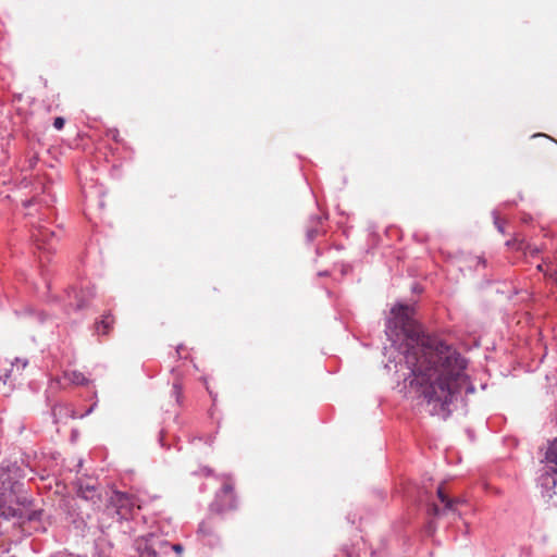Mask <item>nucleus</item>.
I'll use <instances>...</instances> for the list:
<instances>
[{
	"mask_svg": "<svg viewBox=\"0 0 557 557\" xmlns=\"http://www.w3.org/2000/svg\"><path fill=\"white\" fill-rule=\"evenodd\" d=\"M64 123H65L64 119H63V117L58 116V117H55V119H54V121H53V126H54V128H57V129H62V128H63V126H64Z\"/></svg>",
	"mask_w": 557,
	"mask_h": 557,
	"instance_id": "obj_22",
	"label": "nucleus"
},
{
	"mask_svg": "<svg viewBox=\"0 0 557 557\" xmlns=\"http://www.w3.org/2000/svg\"><path fill=\"white\" fill-rule=\"evenodd\" d=\"M236 508V495L231 478H226L222 487L215 493L213 502L209 506L211 513L222 515Z\"/></svg>",
	"mask_w": 557,
	"mask_h": 557,
	"instance_id": "obj_4",
	"label": "nucleus"
},
{
	"mask_svg": "<svg viewBox=\"0 0 557 557\" xmlns=\"http://www.w3.org/2000/svg\"><path fill=\"white\" fill-rule=\"evenodd\" d=\"M94 407H91L90 409H88L87 413H90L92 411Z\"/></svg>",
	"mask_w": 557,
	"mask_h": 557,
	"instance_id": "obj_28",
	"label": "nucleus"
},
{
	"mask_svg": "<svg viewBox=\"0 0 557 557\" xmlns=\"http://www.w3.org/2000/svg\"><path fill=\"white\" fill-rule=\"evenodd\" d=\"M214 531V523L212 519L209 517L208 519L203 520L198 528V533L202 535H211Z\"/></svg>",
	"mask_w": 557,
	"mask_h": 557,
	"instance_id": "obj_16",
	"label": "nucleus"
},
{
	"mask_svg": "<svg viewBox=\"0 0 557 557\" xmlns=\"http://www.w3.org/2000/svg\"><path fill=\"white\" fill-rule=\"evenodd\" d=\"M114 323V319L110 313L103 314L102 319L97 322L96 329L99 334H108Z\"/></svg>",
	"mask_w": 557,
	"mask_h": 557,
	"instance_id": "obj_14",
	"label": "nucleus"
},
{
	"mask_svg": "<svg viewBox=\"0 0 557 557\" xmlns=\"http://www.w3.org/2000/svg\"><path fill=\"white\" fill-rule=\"evenodd\" d=\"M32 238L36 243L38 249L50 251L54 248L53 244L57 240L58 235L46 225H42L39 219L36 222H32Z\"/></svg>",
	"mask_w": 557,
	"mask_h": 557,
	"instance_id": "obj_6",
	"label": "nucleus"
},
{
	"mask_svg": "<svg viewBox=\"0 0 557 557\" xmlns=\"http://www.w3.org/2000/svg\"><path fill=\"white\" fill-rule=\"evenodd\" d=\"M81 520H82V523H83V524H85V523H86V520H85V518H84V517H82V518H81Z\"/></svg>",
	"mask_w": 557,
	"mask_h": 557,
	"instance_id": "obj_26",
	"label": "nucleus"
},
{
	"mask_svg": "<svg viewBox=\"0 0 557 557\" xmlns=\"http://www.w3.org/2000/svg\"><path fill=\"white\" fill-rule=\"evenodd\" d=\"M42 515H44V510H41V509L34 510L28 515V520H30V521L40 520Z\"/></svg>",
	"mask_w": 557,
	"mask_h": 557,
	"instance_id": "obj_20",
	"label": "nucleus"
},
{
	"mask_svg": "<svg viewBox=\"0 0 557 557\" xmlns=\"http://www.w3.org/2000/svg\"><path fill=\"white\" fill-rule=\"evenodd\" d=\"M168 549L173 550L174 553L177 554L178 557H181V555H182V553L184 550V547L181 544H172V545H170L168 543V546H163V553H168Z\"/></svg>",
	"mask_w": 557,
	"mask_h": 557,
	"instance_id": "obj_19",
	"label": "nucleus"
},
{
	"mask_svg": "<svg viewBox=\"0 0 557 557\" xmlns=\"http://www.w3.org/2000/svg\"><path fill=\"white\" fill-rule=\"evenodd\" d=\"M95 297V290L92 287H86L85 289L77 290L72 288L69 293V306L74 310H81L87 306L90 299Z\"/></svg>",
	"mask_w": 557,
	"mask_h": 557,
	"instance_id": "obj_9",
	"label": "nucleus"
},
{
	"mask_svg": "<svg viewBox=\"0 0 557 557\" xmlns=\"http://www.w3.org/2000/svg\"><path fill=\"white\" fill-rule=\"evenodd\" d=\"M437 497L440 499V502L444 505L443 509H440V507L437 505H433L431 507V510L433 512V515L437 516L440 513H446L448 511H454L455 510V506L457 504H460L462 503V499L460 498H450L444 491V487L443 485H440L437 487Z\"/></svg>",
	"mask_w": 557,
	"mask_h": 557,
	"instance_id": "obj_10",
	"label": "nucleus"
},
{
	"mask_svg": "<svg viewBox=\"0 0 557 557\" xmlns=\"http://www.w3.org/2000/svg\"><path fill=\"white\" fill-rule=\"evenodd\" d=\"M200 472H201L203 475H207V476H209V475H211V474H212V470H211L210 468H208V467H203V468H201V469H200Z\"/></svg>",
	"mask_w": 557,
	"mask_h": 557,
	"instance_id": "obj_24",
	"label": "nucleus"
},
{
	"mask_svg": "<svg viewBox=\"0 0 557 557\" xmlns=\"http://www.w3.org/2000/svg\"><path fill=\"white\" fill-rule=\"evenodd\" d=\"M413 306L396 304L385 323V334L393 346H404L410 385L429 414L446 420L451 406L475 386L467 373L468 360L437 335L425 334L413 319Z\"/></svg>",
	"mask_w": 557,
	"mask_h": 557,
	"instance_id": "obj_1",
	"label": "nucleus"
},
{
	"mask_svg": "<svg viewBox=\"0 0 557 557\" xmlns=\"http://www.w3.org/2000/svg\"><path fill=\"white\" fill-rule=\"evenodd\" d=\"M77 496L86 502H90L94 506H99L101 503V494L99 486L95 481H84L78 479L76 482Z\"/></svg>",
	"mask_w": 557,
	"mask_h": 557,
	"instance_id": "obj_8",
	"label": "nucleus"
},
{
	"mask_svg": "<svg viewBox=\"0 0 557 557\" xmlns=\"http://www.w3.org/2000/svg\"><path fill=\"white\" fill-rule=\"evenodd\" d=\"M23 469L17 462H3L0 466V516L10 519L21 517L17 506H29L30 499L23 492Z\"/></svg>",
	"mask_w": 557,
	"mask_h": 557,
	"instance_id": "obj_2",
	"label": "nucleus"
},
{
	"mask_svg": "<svg viewBox=\"0 0 557 557\" xmlns=\"http://www.w3.org/2000/svg\"><path fill=\"white\" fill-rule=\"evenodd\" d=\"M537 485L541 487L543 496L552 498L555 495V487L557 485V468L542 465L539 470Z\"/></svg>",
	"mask_w": 557,
	"mask_h": 557,
	"instance_id": "obj_7",
	"label": "nucleus"
},
{
	"mask_svg": "<svg viewBox=\"0 0 557 557\" xmlns=\"http://www.w3.org/2000/svg\"><path fill=\"white\" fill-rule=\"evenodd\" d=\"M54 201V198L50 194H45L42 196H35L29 200L24 201V207L27 209H32L36 206H44L45 208H49L51 203Z\"/></svg>",
	"mask_w": 557,
	"mask_h": 557,
	"instance_id": "obj_13",
	"label": "nucleus"
},
{
	"mask_svg": "<svg viewBox=\"0 0 557 557\" xmlns=\"http://www.w3.org/2000/svg\"><path fill=\"white\" fill-rule=\"evenodd\" d=\"M28 361L26 359H20L16 358L14 362H12L11 370L5 373L4 375V382H7L8 379H10L12 375L15 376V372L17 374H21V372L26 368Z\"/></svg>",
	"mask_w": 557,
	"mask_h": 557,
	"instance_id": "obj_15",
	"label": "nucleus"
},
{
	"mask_svg": "<svg viewBox=\"0 0 557 557\" xmlns=\"http://www.w3.org/2000/svg\"><path fill=\"white\" fill-rule=\"evenodd\" d=\"M541 463L557 468V437L547 443L544 458L541 460Z\"/></svg>",
	"mask_w": 557,
	"mask_h": 557,
	"instance_id": "obj_12",
	"label": "nucleus"
},
{
	"mask_svg": "<svg viewBox=\"0 0 557 557\" xmlns=\"http://www.w3.org/2000/svg\"><path fill=\"white\" fill-rule=\"evenodd\" d=\"M135 507L136 500L133 495L114 491L103 509L100 528L103 527L106 518L116 522L132 519Z\"/></svg>",
	"mask_w": 557,
	"mask_h": 557,
	"instance_id": "obj_3",
	"label": "nucleus"
},
{
	"mask_svg": "<svg viewBox=\"0 0 557 557\" xmlns=\"http://www.w3.org/2000/svg\"><path fill=\"white\" fill-rule=\"evenodd\" d=\"M468 262L470 267H473L475 270L479 267L485 268L487 264L486 259L483 256H473L468 258Z\"/></svg>",
	"mask_w": 557,
	"mask_h": 557,
	"instance_id": "obj_18",
	"label": "nucleus"
},
{
	"mask_svg": "<svg viewBox=\"0 0 557 557\" xmlns=\"http://www.w3.org/2000/svg\"><path fill=\"white\" fill-rule=\"evenodd\" d=\"M171 394L175 398L176 403L181 405L183 398V386L180 380H176L173 383Z\"/></svg>",
	"mask_w": 557,
	"mask_h": 557,
	"instance_id": "obj_17",
	"label": "nucleus"
},
{
	"mask_svg": "<svg viewBox=\"0 0 557 557\" xmlns=\"http://www.w3.org/2000/svg\"><path fill=\"white\" fill-rule=\"evenodd\" d=\"M62 381H67L70 384L73 385H86L88 384V379L79 371L73 370V371H64L63 375L61 377H55L51 380L50 387L53 388L54 386L63 387Z\"/></svg>",
	"mask_w": 557,
	"mask_h": 557,
	"instance_id": "obj_11",
	"label": "nucleus"
},
{
	"mask_svg": "<svg viewBox=\"0 0 557 557\" xmlns=\"http://www.w3.org/2000/svg\"><path fill=\"white\" fill-rule=\"evenodd\" d=\"M182 349H183V345H178V346L176 347V355H177V357H181V351H182Z\"/></svg>",
	"mask_w": 557,
	"mask_h": 557,
	"instance_id": "obj_25",
	"label": "nucleus"
},
{
	"mask_svg": "<svg viewBox=\"0 0 557 557\" xmlns=\"http://www.w3.org/2000/svg\"><path fill=\"white\" fill-rule=\"evenodd\" d=\"M319 231L317 228H310L307 231V238L308 240L312 242L317 235H318Z\"/></svg>",
	"mask_w": 557,
	"mask_h": 557,
	"instance_id": "obj_23",
	"label": "nucleus"
},
{
	"mask_svg": "<svg viewBox=\"0 0 557 557\" xmlns=\"http://www.w3.org/2000/svg\"><path fill=\"white\" fill-rule=\"evenodd\" d=\"M537 270H539V271H542V264H539V265H537Z\"/></svg>",
	"mask_w": 557,
	"mask_h": 557,
	"instance_id": "obj_27",
	"label": "nucleus"
},
{
	"mask_svg": "<svg viewBox=\"0 0 557 557\" xmlns=\"http://www.w3.org/2000/svg\"><path fill=\"white\" fill-rule=\"evenodd\" d=\"M494 214V224L495 226L497 227V230L500 232V233H504V225H503V222L499 220L498 215L496 214V212L493 213Z\"/></svg>",
	"mask_w": 557,
	"mask_h": 557,
	"instance_id": "obj_21",
	"label": "nucleus"
},
{
	"mask_svg": "<svg viewBox=\"0 0 557 557\" xmlns=\"http://www.w3.org/2000/svg\"><path fill=\"white\" fill-rule=\"evenodd\" d=\"M139 557H158L168 542L154 533H147L135 541Z\"/></svg>",
	"mask_w": 557,
	"mask_h": 557,
	"instance_id": "obj_5",
	"label": "nucleus"
}]
</instances>
